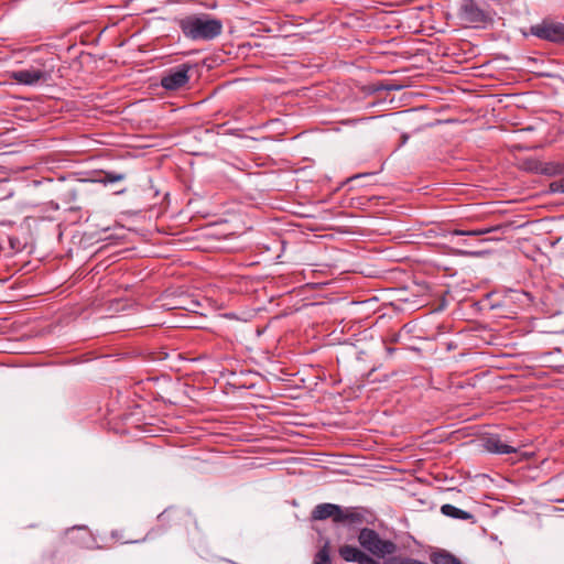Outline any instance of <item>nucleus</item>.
I'll use <instances>...</instances> for the list:
<instances>
[{
  "instance_id": "1",
  "label": "nucleus",
  "mask_w": 564,
  "mask_h": 564,
  "mask_svg": "<svg viewBox=\"0 0 564 564\" xmlns=\"http://www.w3.org/2000/svg\"><path fill=\"white\" fill-rule=\"evenodd\" d=\"M176 24L185 39L193 42H209L223 32V22L208 13H193L176 19Z\"/></svg>"
},
{
  "instance_id": "2",
  "label": "nucleus",
  "mask_w": 564,
  "mask_h": 564,
  "mask_svg": "<svg viewBox=\"0 0 564 564\" xmlns=\"http://www.w3.org/2000/svg\"><path fill=\"white\" fill-rule=\"evenodd\" d=\"M458 18L467 25L478 28L489 22L490 15L476 0H462Z\"/></svg>"
},
{
  "instance_id": "3",
  "label": "nucleus",
  "mask_w": 564,
  "mask_h": 564,
  "mask_svg": "<svg viewBox=\"0 0 564 564\" xmlns=\"http://www.w3.org/2000/svg\"><path fill=\"white\" fill-rule=\"evenodd\" d=\"M158 522L163 529L187 527L188 524H194L197 528L193 514L188 510L178 507H169L163 510L158 517Z\"/></svg>"
},
{
  "instance_id": "4",
  "label": "nucleus",
  "mask_w": 564,
  "mask_h": 564,
  "mask_svg": "<svg viewBox=\"0 0 564 564\" xmlns=\"http://www.w3.org/2000/svg\"><path fill=\"white\" fill-rule=\"evenodd\" d=\"M530 33L544 41L564 43V24L561 22L544 19L541 23L531 25Z\"/></svg>"
},
{
  "instance_id": "5",
  "label": "nucleus",
  "mask_w": 564,
  "mask_h": 564,
  "mask_svg": "<svg viewBox=\"0 0 564 564\" xmlns=\"http://www.w3.org/2000/svg\"><path fill=\"white\" fill-rule=\"evenodd\" d=\"M193 66L188 63L177 65L169 69L161 78V86L166 90H180L189 82V70Z\"/></svg>"
},
{
  "instance_id": "6",
  "label": "nucleus",
  "mask_w": 564,
  "mask_h": 564,
  "mask_svg": "<svg viewBox=\"0 0 564 564\" xmlns=\"http://www.w3.org/2000/svg\"><path fill=\"white\" fill-rule=\"evenodd\" d=\"M358 541L365 550L369 551L375 556L383 557L388 553V541L382 540L372 529H361Z\"/></svg>"
},
{
  "instance_id": "7",
  "label": "nucleus",
  "mask_w": 564,
  "mask_h": 564,
  "mask_svg": "<svg viewBox=\"0 0 564 564\" xmlns=\"http://www.w3.org/2000/svg\"><path fill=\"white\" fill-rule=\"evenodd\" d=\"M10 78L19 84L35 85L40 82H47L51 79V70L31 67L28 69L12 72L10 74Z\"/></svg>"
},
{
  "instance_id": "8",
  "label": "nucleus",
  "mask_w": 564,
  "mask_h": 564,
  "mask_svg": "<svg viewBox=\"0 0 564 564\" xmlns=\"http://www.w3.org/2000/svg\"><path fill=\"white\" fill-rule=\"evenodd\" d=\"M400 288L393 289L390 286V307L395 311H403L404 308H414L419 304L416 289H411L409 293H401Z\"/></svg>"
},
{
  "instance_id": "9",
  "label": "nucleus",
  "mask_w": 564,
  "mask_h": 564,
  "mask_svg": "<svg viewBox=\"0 0 564 564\" xmlns=\"http://www.w3.org/2000/svg\"><path fill=\"white\" fill-rule=\"evenodd\" d=\"M390 286L400 288L401 293H409L411 289L417 288L412 279V273L399 265L390 267Z\"/></svg>"
},
{
  "instance_id": "10",
  "label": "nucleus",
  "mask_w": 564,
  "mask_h": 564,
  "mask_svg": "<svg viewBox=\"0 0 564 564\" xmlns=\"http://www.w3.org/2000/svg\"><path fill=\"white\" fill-rule=\"evenodd\" d=\"M368 523L367 511L361 507H340L337 524H345L351 528Z\"/></svg>"
},
{
  "instance_id": "11",
  "label": "nucleus",
  "mask_w": 564,
  "mask_h": 564,
  "mask_svg": "<svg viewBox=\"0 0 564 564\" xmlns=\"http://www.w3.org/2000/svg\"><path fill=\"white\" fill-rule=\"evenodd\" d=\"M413 13L410 10H390V30L395 29L404 39L406 34H413L410 20Z\"/></svg>"
},
{
  "instance_id": "12",
  "label": "nucleus",
  "mask_w": 564,
  "mask_h": 564,
  "mask_svg": "<svg viewBox=\"0 0 564 564\" xmlns=\"http://www.w3.org/2000/svg\"><path fill=\"white\" fill-rule=\"evenodd\" d=\"M338 553L346 562H356L358 564H379L377 560L352 545L346 544L340 546Z\"/></svg>"
},
{
  "instance_id": "13",
  "label": "nucleus",
  "mask_w": 564,
  "mask_h": 564,
  "mask_svg": "<svg viewBox=\"0 0 564 564\" xmlns=\"http://www.w3.org/2000/svg\"><path fill=\"white\" fill-rule=\"evenodd\" d=\"M340 514V506L335 503H319L312 513L311 519L314 521H322L330 518L334 523H338V516Z\"/></svg>"
},
{
  "instance_id": "14",
  "label": "nucleus",
  "mask_w": 564,
  "mask_h": 564,
  "mask_svg": "<svg viewBox=\"0 0 564 564\" xmlns=\"http://www.w3.org/2000/svg\"><path fill=\"white\" fill-rule=\"evenodd\" d=\"M411 37L405 39L404 41H398V36L392 37L390 35V64L393 62L391 57H400L404 59H409L414 56L415 50L409 45V41Z\"/></svg>"
},
{
  "instance_id": "15",
  "label": "nucleus",
  "mask_w": 564,
  "mask_h": 564,
  "mask_svg": "<svg viewBox=\"0 0 564 564\" xmlns=\"http://www.w3.org/2000/svg\"><path fill=\"white\" fill-rule=\"evenodd\" d=\"M484 447L492 454H512L517 448L505 444L498 435H491L484 440Z\"/></svg>"
},
{
  "instance_id": "16",
  "label": "nucleus",
  "mask_w": 564,
  "mask_h": 564,
  "mask_svg": "<svg viewBox=\"0 0 564 564\" xmlns=\"http://www.w3.org/2000/svg\"><path fill=\"white\" fill-rule=\"evenodd\" d=\"M442 514L459 520H469L471 523L476 522L475 516L468 511L462 510L453 505L445 503L441 507Z\"/></svg>"
},
{
  "instance_id": "17",
  "label": "nucleus",
  "mask_w": 564,
  "mask_h": 564,
  "mask_svg": "<svg viewBox=\"0 0 564 564\" xmlns=\"http://www.w3.org/2000/svg\"><path fill=\"white\" fill-rule=\"evenodd\" d=\"M500 226H490V227H481L475 229H454L451 231L452 236H468V237H479L482 235H487L494 231L499 230Z\"/></svg>"
},
{
  "instance_id": "18",
  "label": "nucleus",
  "mask_w": 564,
  "mask_h": 564,
  "mask_svg": "<svg viewBox=\"0 0 564 564\" xmlns=\"http://www.w3.org/2000/svg\"><path fill=\"white\" fill-rule=\"evenodd\" d=\"M541 174L547 176H555L564 174V163L561 162H546L541 163L539 169Z\"/></svg>"
},
{
  "instance_id": "19",
  "label": "nucleus",
  "mask_w": 564,
  "mask_h": 564,
  "mask_svg": "<svg viewBox=\"0 0 564 564\" xmlns=\"http://www.w3.org/2000/svg\"><path fill=\"white\" fill-rule=\"evenodd\" d=\"M432 562L434 564H463L459 558L445 551L434 553Z\"/></svg>"
},
{
  "instance_id": "20",
  "label": "nucleus",
  "mask_w": 564,
  "mask_h": 564,
  "mask_svg": "<svg viewBox=\"0 0 564 564\" xmlns=\"http://www.w3.org/2000/svg\"><path fill=\"white\" fill-rule=\"evenodd\" d=\"M330 554H329V542L326 541L325 544L318 550L315 554L313 564H330Z\"/></svg>"
},
{
  "instance_id": "21",
  "label": "nucleus",
  "mask_w": 564,
  "mask_h": 564,
  "mask_svg": "<svg viewBox=\"0 0 564 564\" xmlns=\"http://www.w3.org/2000/svg\"><path fill=\"white\" fill-rule=\"evenodd\" d=\"M412 111H413L412 109L397 111V112L390 113V117L392 118L393 123H401L402 121L412 117Z\"/></svg>"
},
{
  "instance_id": "22",
  "label": "nucleus",
  "mask_w": 564,
  "mask_h": 564,
  "mask_svg": "<svg viewBox=\"0 0 564 564\" xmlns=\"http://www.w3.org/2000/svg\"><path fill=\"white\" fill-rule=\"evenodd\" d=\"M126 175L122 173H116V172H106L104 177L100 180V182L107 184V183H115L120 182L124 180Z\"/></svg>"
},
{
  "instance_id": "23",
  "label": "nucleus",
  "mask_w": 564,
  "mask_h": 564,
  "mask_svg": "<svg viewBox=\"0 0 564 564\" xmlns=\"http://www.w3.org/2000/svg\"><path fill=\"white\" fill-rule=\"evenodd\" d=\"M411 80L409 78L399 80L394 77H390V91L391 90H400L404 87L410 86Z\"/></svg>"
},
{
  "instance_id": "24",
  "label": "nucleus",
  "mask_w": 564,
  "mask_h": 564,
  "mask_svg": "<svg viewBox=\"0 0 564 564\" xmlns=\"http://www.w3.org/2000/svg\"><path fill=\"white\" fill-rule=\"evenodd\" d=\"M390 564H427L414 558H401L397 556H390Z\"/></svg>"
},
{
  "instance_id": "25",
  "label": "nucleus",
  "mask_w": 564,
  "mask_h": 564,
  "mask_svg": "<svg viewBox=\"0 0 564 564\" xmlns=\"http://www.w3.org/2000/svg\"><path fill=\"white\" fill-rule=\"evenodd\" d=\"M550 191L552 193H564V177L552 182L550 184Z\"/></svg>"
},
{
  "instance_id": "26",
  "label": "nucleus",
  "mask_w": 564,
  "mask_h": 564,
  "mask_svg": "<svg viewBox=\"0 0 564 564\" xmlns=\"http://www.w3.org/2000/svg\"><path fill=\"white\" fill-rule=\"evenodd\" d=\"M75 531H84V532L88 533V528L86 525H75L73 528L66 529L64 534L66 538H68Z\"/></svg>"
},
{
  "instance_id": "27",
  "label": "nucleus",
  "mask_w": 564,
  "mask_h": 564,
  "mask_svg": "<svg viewBox=\"0 0 564 564\" xmlns=\"http://www.w3.org/2000/svg\"><path fill=\"white\" fill-rule=\"evenodd\" d=\"M485 251H474V250H462L459 254L468 256V257H481Z\"/></svg>"
},
{
  "instance_id": "28",
  "label": "nucleus",
  "mask_w": 564,
  "mask_h": 564,
  "mask_svg": "<svg viewBox=\"0 0 564 564\" xmlns=\"http://www.w3.org/2000/svg\"><path fill=\"white\" fill-rule=\"evenodd\" d=\"M409 137H410V135H409V133H406V132H402V133L400 134V141H399V143L397 144V148H395V149H399V148H401L403 144H405V142L408 141Z\"/></svg>"
},
{
  "instance_id": "29",
  "label": "nucleus",
  "mask_w": 564,
  "mask_h": 564,
  "mask_svg": "<svg viewBox=\"0 0 564 564\" xmlns=\"http://www.w3.org/2000/svg\"><path fill=\"white\" fill-rule=\"evenodd\" d=\"M399 337H400L399 334H393V335L390 334V338H389L390 344L399 341Z\"/></svg>"
},
{
  "instance_id": "30",
  "label": "nucleus",
  "mask_w": 564,
  "mask_h": 564,
  "mask_svg": "<svg viewBox=\"0 0 564 564\" xmlns=\"http://www.w3.org/2000/svg\"><path fill=\"white\" fill-rule=\"evenodd\" d=\"M389 546H390V554H392L395 551L397 546L391 541L389 543Z\"/></svg>"
},
{
  "instance_id": "31",
  "label": "nucleus",
  "mask_w": 564,
  "mask_h": 564,
  "mask_svg": "<svg viewBox=\"0 0 564 564\" xmlns=\"http://www.w3.org/2000/svg\"><path fill=\"white\" fill-rule=\"evenodd\" d=\"M398 73H399V69H390L389 70L390 75H397Z\"/></svg>"
},
{
  "instance_id": "32",
  "label": "nucleus",
  "mask_w": 564,
  "mask_h": 564,
  "mask_svg": "<svg viewBox=\"0 0 564 564\" xmlns=\"http://www.w3.org/2000/svg\"><path fill=\"white\" fill-rule=\"evenodd\" d=\"M394 213H397V210H394V209H390V210H389L390 219L392 218V216H393V214H394Z\"/></svg>"
},
{
  "instance_id": "33",
  "label": "nucleus",
  "mask_w": 564,
  "mask_h": 564,
  "mask_svg": "<svg viewBox=\"0 0 564 564\" xmlns=\"http://www.w3.org/2000/svg\"><path fill=\"white\" fill-rule=\"evenodd\" d=\"M392 260V256L390 254V261ZM393 261H399V258L393 257Z\"/></svg>"
},
{
  "instance_id": "34",
  "label": "nucleus",
  "mask_w": 564,
  "mask_h": 564,
  "mask_svg": "<svg viewBox=\"0 0 564 564\" xmlns=\"http://www.w3.org/2000/svg\"><path fill=\"white\" fill-rule=\"evenodd\" d=\"M560 502H564V498L562 500H558Z\"/></svg>"
}]
</instances>
